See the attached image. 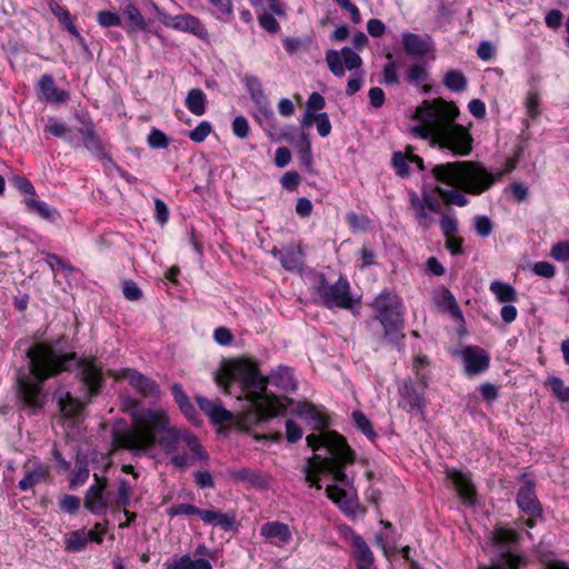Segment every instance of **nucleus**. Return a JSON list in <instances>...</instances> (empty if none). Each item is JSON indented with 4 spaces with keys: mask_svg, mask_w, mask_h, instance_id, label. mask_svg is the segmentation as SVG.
Masks as SVG:
<instances>
[{
    "mask_svg": "<svg viewBox=\"0 0 569 569\" xmlns=\"http://www.w3.org/2000/svg\"><path fill=\"white\" fill-rule=\"evenodd\" d=\"M429 78V72L426 63L416 62L409 66L406 74V81L410 84L419 86L426 82Z\"/></svg>",
    "mask_w": 569,
    "mask_h": 569,
    "instance_id": "nucleus-38",
    "label": "nucleus"
},
{
    "mask_svg": "<svg viewBox=\"0 0 569 569\" xmlns=\"http://www.w3.org/2000/svg\"><path fill=\"white\" fill-rule=\"evenodd\" d=\"M419 201L423 204L430 212L440 213L441 212V202L438 197L430 192H423L421 197H419Z\"/></svg>",
    "mask_w": 569,
    "mask_h": 569,
    "instance_id": "nucleus-54",
    "label": "nucleus"
},
{
    "mask_svg": "<svg viewBox=\"0 0 569 569\" xmlns=\"http://www.w3.org/2000/svg\"><path fill=\"white\" fill-rule=\"evenodd\" d=\"M61 412L68 418H76L83 409L84 402L71 396L69 391L59 389L56 393Z\"/></svg>",
    "mask_w": 569,
    "mask_h": 569,
    "instance_id": "nucleus-22",
    "label": "nucleus"
},
{
    "mask_svg": "<svg viewBox=\"0 0 569 569\" xmlns=\"http://www.w3.org/2000/svg\"><path fill=\"white\" fill-rule=\"evenodd\" d=\"M158 445L177 469H186L194 459L208 460L198 437L187 428L171 425L167 410L144 408L132 412V423L117 421L111 431L113 450L122 449L134 456L146 453Z\"/></svg>",
    "mask_w": 569,
    "mask_h": 569,
    "instance_id": "nucleus-1",
    "label": "nucleus"
},
{
    "mask_svg": "<svg viewBox=\"0 0 569 569\" xmlns=\"http://www.w3.org/2000/svg\"><path fill=\"white\" fill-rule=\"evenodd\" d=\"M97 18L98 22L104 28L118 27L121 24V18L116 12L100 11L98 12Z\"/></svg>",
    "mask_w": 569,
    "mask_h": 569,
    "instance_id": "nucleus-55",
    "label": "nucleus"
},
{
    "mask_svg": "<svg viewBox=\"0 0 569 569\" xmlns=\"http://www.w3.org/2000/svg\"><path fill=\"white\" fill-rule=\"evenodd\" d=\"M80 499L73 495H64L60 500V509L67 513H76L80 508Z\"/></svg>",
    "mask_w": 569,
    "mask_h": 569,
    "instance_id": "nucleus-56",
    "label": "nucleus"
},
{
    "mask_svg": "<svg viewBox=\"0 0 569 569\" xmlns=\"http://www.w3.org/2000/svg\"><path fill=\"white\" fill-rule=\"evenodd\" d=\"M388 62L383 67V83L390 84V86H397L399 84V76H398V64L393 60V57L391 53L387 54Z\"/></svg>",
    "mask_w": 569,
    "mask_h": 569,
    "instance_id": "nucleus-42",
    "label": "nucleus"
},
{
    "mask_svg": "<svg viewBox=\"0 0 569 569\" xmlns=\"http://www.w3.org/2000/svg\"><path fill=\"white\" fill-rule=\"evenodd\" d=\"M315 122L317 124L318 133L321 137H327V136L330 134V132H331V123H330L329 117H328V114L326 112H321V113L316 114Z\"/></svg>",
    "mask_w": 569,
    "mask_h": 569,
    "instance_id": "nucleus-60",
    "label": "nucleus"
},
{
    "mask_svg": "<svg viewBox=\"0 0 569 569\" xmlns=\"http://www.w3.org/2000/svg\"><path fill=\"white\" fill-rule=\"evenodd\" d=\"M517 505L528 516L522 521L527 527L533 528L538 518H542V507L535 492V483L526 480L517 493Z\"/></svg>",
    "mask_w": 569,
    "mask_h": 569,
    "instance_id": "nucleus-9",
    "label": "nucleus"
},
{
    "mask_svg": "<svg viewBox=\"0 0 569 569\" xmlns=\"http://www.w3.org/2000/svg\"><path fill=\"white\" fill-rule=\"evenodd\" d=\"M352 547L355 548V559L357 569L369 568L375 566V557L369 546L359 535H355L351 538Z\"/></svg>",
    "mask_w": 569,
    "mask_h": 569,
    "instance_id": "nucleus-21",
    "label": "nucleus"
},
{
    "mask_svg": "<svg viewBox=\"0 0 569 569\" xmlns=\"http://www.w3.org/2000/svg\"><path fill=\"white\" fill-rule=\"evenodd\" d=\"M148 143L151 148L161 149L168 147L169 140L162 131L154 128L148 136Z\"/></svg>",
    "mask_w": 569,
    "mask_h": 569,
    "instance_id": "nucleus-50",
    "label": "nucleus"
},
{
    "mask_svg": "<svg viewBox=\"0 0 569 569\" xmlns=\"http://www.w3.org/2000/svg\"><path fill=\"white\" fill-rule=\"evenodd\" d=\"M492 228V222L487 216L475 217V229L480 237L486 238L490 236Z\"/></svg>",
    "mask_w": 569,
    "mask_h": 569,
    "instance_id": "nucleus-53",
    "label": "nucleus"
},
{
    "mask_svg": "<svg viewBox=\"0 0 569 569\" xmlns=\"http://www.w3.org/2000/svg\"><path fill=\"white\" fill-rule=\"evenodd\" d=\"M431 173L437 181L452 187L451 189L437 187L436 192L439 198L446 204L465 207L469 201L463 192L481 194L489 190L503 172L495 176L479 162L456 161L436 164L432 167Z\"/></svg>",
    "mask_w": 569,
    "mask_h": 569,
    "instance_id": "nucleus-6",
    "label": "nucleus"
},
{
    "mask_svg": "<svg viewBox=\"0 0 569 569\" xmlns=\"http://www.w3.org/2000/svg\"><path fill=\"white\" fill-rule=\"evenodd\" d=\"M447 477L453 483L463 502L467 505H473L476 500V490L470 477L456 469H449L447 471Z\"/></svg>",
    "mask_w": 569,
    "mask_h": 569,
    "instance_id": "nucleus-18",
    "label": "nucleus"
},
{
    "mask_svg": "<svg viewBox=\"0 0 569 569\" xmlns=\"http://www.w3.org/2000/svg\"><path fill=\"white\" fill-rule=\"evenodd\" d=\"M410 161L408 151L405 152L398 151L392 156V166L396 169V172L400 177H407L410 172L408 162Z\"/></svg>",
    "mask_w": 569,
    "mask_h": 569,
    "instance_id": "nucleus-44",
    "label": "nucleus"
},
{
    "mask_svg": "<svg viewBox=\"0 0 569 569\" xmlns=\"http://www.w3.org/2000/svg\"><path fill=\"white\" fill-rule=\"evenodd\" d=\"M440 228L445 237L453 236L458 230V221L455 217L442 214L440 219Z\"/></svg>",
    "mask_w": 569,
    "mask_h": 569,
    "instance_id": "nucleus-59",
    "label": "nucleus"
},
{
    "mask_svg": "<svg viewBox=\"0 0 569 569\" xmlns=\"http://www.w3.org/2000/svg\"><path fill=\"white\" fill-rule=\"evenodd\" d=\"M467 83V78L458 70H449L443 77V84L453 92L465 91Z\"/></svg>",
    "mask_w": 569,
    "mask_h": 569,
    "instance_id": "nucleus-39",
    "label": "nucleus"
},
{
    "mask_svg": "<svg viewBox=\"0 0 569 569\" xmlns=\"http://www.w3.org/2000/svg\"><path fill=\"white\" fill-rule=\"evenodd\" d=\"M29 373L19 370L17 375L18 395L23 405L32 410L43 406L42 383L50 377L78 367V375L86 388L87 401L100 391L101 367L94 358L77 361L74 353L62 355L48 345H37L27 351Z\"/></svg>",
    "mask_w": 569,
    "mask_h": 569,
    "instance_id": "nucleus-2",
    "label": "nucleus"
},
{
    "mask_svg": "<svg viewBox=\"0 0 569 569\" xmlns=\"http://www.w3.org/2000/svg\"><path fill=\"white\" fill-rule=\"evenodd\" d=\"M458 116L459 109L452 101L425 100L415 111L413 119L418 123L410 128V133L430 140L440 149L467 156L472 151V137L463 126L456 123Z\"/></svg>",
    "mask_w": 569,
    "mask_h": 569,
    "instance_id": "nucleus-5",
    "label": "nucleus"
},
{
    "mask_svg": "<svg viewBox=\"0 0 569 569\" xmlns=\"http://www.w3.org/2000/svg\"><path fill=\"white\" fill-rule=\"evenodd\" d=\"M326 60L329 70L336 77H342L345 74V69L353 70L360 68L362 64L361 57L349 47L342 48L341 52L328 50L326 53Z\"/></svg>",
    "mask_w": 569,
    "mask_h": 569,
    "instance_id": "nucleus-12",
    "label": "nucleus"
},
{
    "mask_svg": "<svg viewBox=\"0 0 569 569\" xmlns=\"http://www.w3.org/2000/svg\"><path fill=\"white\" fill-rule=\"evenodd\" d=\"M311 289L320 302L329 309H351L353 306L350 286L343 278L329 284L322 274H315Z\"/></svg>",
    "mask_w": 569,
    "mask_h": 569,
    "instance_id": "nucleus-8",
    "label": "nucleus"
},
{
    "mask_svg": "<svg viewBox=\"0 0 569 569\" xmlns=\"http://www.w3.org/2000/svg\"><path fill=\"white\" fill-rule=\"evenodd\" d=\"M124 14L133 27L138 29H143L146 27L144 18L137 7L128 6Z\"/></svg>",
    "mask_w": 569,
    "mask_h": 569,
    "instance_id": "nucleus-57",
    "label": "nucleus"
},
{
    "mask_svg": "<svg viewBox=\"0 0 569 569\" xmlns=\"http://www.w3.org/2000/svg\"><path fill=\"white\" fill-rule=\"evenodd\" d=\"M295 412L303 419L313 421L317 428H325L327 426V418L325 413L311 403L299 402Z\"/></svg>",
    "mask_w": 569,
    "mask_h": 569,
    "instance_id": "nucleus-27",
    "label": "nucleus"
},
{
    "mask_svg": "<svg viewBox=\"0 0 569 569\" xmlns=\"http://www.w3.org/2000/svg\"><path fill=\"white\" fill-rule=\"evenodd\" d=\"M207 98L201 89L189 90L186 98V107L194 116H202L206 112Z\"/></svg>",
    "mask_w": 569,
    "mask_h": 569,
    "instance_id": "nucleus-31",
    "label": "nucleus"
},
{
    "mask_svg": "<svg viewBox=\"0 0 569 569\" xmlns=\"http://www.w3.org/2000/svg\"><path fill=\"white\" fill-rule=\"evenodd\" d=\"M232 131L238 138L244 139L249 133V123L247 119L242 116L236 117L232 122Z\"/></svg>",
    "mask_w": 569,
    "mask_h": 569,
    "instance_id": "nucleus-61",
    "label": "nucleus"
},
{
    "mask_svg": "<svg viewBox=\"0 0 569 569\" xmlns=\"http://www.w3.org/2000/svg\"><path fill=\"white\" fill-rule=\"evenodd\" d=\"M410 206L415 212L416 219L423 229H429L435 219L428 213V209L420 203L419 196L417 193L410 194Z\"/></svg>",
    "mask_w": 569,
    "mask_h": 569,
    "instance_id": "nucleus-34",
    "label": "nucleus"
},
{
    "mask_svg": "<svg viewBox=\"0 0 569 569\" xmlns=\"http://www.w3.org/2000/svg\"><path fill=\"white\" fill-rule=\"evenodd\" d=\"M89 538L84 530H74L66 535L64 550L68 552H80L86 549Z\"/></svg>",
    "mask_w": 569,
    "mask_h": 569,
    "instance_id": "nucleus-33",
    "label": "nucleus"
},
{
    "mask_svg": "<svg viewBox=\"0 0 569 569\" xmlns=\"http://www.w3.org/2000/svg\"><path fill=\"white\" fill-rule=\"evenodd\" d=\"M352 421L355 426L369 439H375L377 433L373 430V427L369 419L366 417V415L360 411L356 410L351 415Z\"/></svg>",
    "mask_w": 569,
    "mask_h": 569,
    "instance_id": "nucleus-40",
    "label": "nucleus"
},
{
    "mask_svg": "<svg viewBox=\"0 0 569 569\" xmlns=\"http://www.w3.org/2000/svg\"><path fill=\"white\" fill-rule=\"evenodd\" d=\"M212 127L208 121H201L193 130L189 132L190 140L194 142H202L210 134Z\"/></svg>",
    "mask_w": 569,
    "mask_h": 569,
    "instance_id": "nucleus-46",
    "label": "nucleus"
},
{
    "mask_svg": "<svg viewBox=\"0 0 569 569\" xmlns=\"http://www.w3.org/2000/svg\"><path fill=\"white\" fill-rule=\"evenodd\" d=\"M26 206L31 211H36L42 219L48 221H54L59 213L56 209H51L46 202L37 200L34 198H28L24 200Z\"/></svg>",
    "mask_w": 569,
    "mask_h": 569,
    "instance_id": "nucleus-37",
    "label": "nucleus"
},
{
    "mask_svg": "<svg viewBox=\"0 0 569 569\" xmlns=\"http://www.w3.org/2000/svg\"><path fill=\"white\" fill-rule=\"evenodd\" d=\"M49 9L51 12L58 18V20L64 24L67 30L74 37L79 38L80 33L73 23V18L69 13V11L62 8L58 2L50 1Z\"/></svg>",
    "mask_w": 569,
    "mask_h": 569,
    "instance_id": "nucleus-35",
    "label": "nucleus"
},
{
    "mask_svg": "<svg viewBox=\"0 0 569 569\" xmlns=\"http://www.w3.org/2000/svg\"><path fill=\"white\" fill-rule=\"evenodd\" d=\"M197 512H198V507H196L193 505H189V503L174 505V506H171L167 510V513L171 517L179 516V515H184V516L196 515L197 516Z\"/></svg>",
    "mask_w": 569,
    "mask_h": 569,
    "instance_id": "nucleus-58",
    "label": "nucleus"
},
{
    "mask_svg": "<svg viewBox=\"0 0 569 569\" xmlns=\"http://www.w3.org/2000/svg\"><path fill=\"white\" fill-rule=\"evenodd\" d=\"M437 303L443 311L449 312L455 319L462 320V311L453 295L446 287L440 288Z\"/></svg>",
    "mask_w": 569,
    "mask_h": 569,
    "instance_id": "nucleus-28",
    "label": "nucleus"
},
{
    "mask_svg": "<svg viewBox=\"0 0 569 569\" xmlns=\"http://www.w3.org/2000/svg\"><path fill=\"white\" fill-rule=\"evenodd\" d=\"M465 366V371L469 376H475L486 371L489 367L490 358L488 353L475 346H468L460 351Z\"/></svg>",
    "mask_w": 569,
    "mask_h": 569,
    "instance_id": "nucleus-16",
    "label": "nucleus"
},
{
    "mask_svg": "<svg viewBox=\"0 0 569 569\" xmlns=\"http://www.w3.org/2000/svg\"><path fill=\"white\" fill-rule=\"evenodd\" d=\"M116 377L128 380L129 385L144 398L159 399L160 397L159 385L136 369L124 368Z\"/></svg>",
    "mask_w": 569,
    "mask_h": 569,
    "instance_id": "nucleus-15",
    "label": "nucleus"
},
{
    "mask_svg": "<svg viewBox=\"0 0 569 569\" xmlns=\"http://www.w3.org/2000/svg\"><path fill=\"white\" fill-rule=\"evenodd\" d=\"M280 182L283 189L293 191L299 186L300 176L296 171H288L282 176Z\"/></svg>",
    "mask_w": 569,
    "mask_h": 569,
    "instance_id": "nucleus-62",
    "label": "nucleus"
},
{
    "mask_svg": "<svg viewBox=\"0 0 569 569\" xmlns=\"http://www.w3.org/2000/svg\"><path fill=\"white\" fill-rule=\"evenodd\" d=\"M497 543H512L518 540V533L513 529L497 528L493 533Z\"/></svg>",
    "mask_w": 569,
    "mask_h": 569,
    "instance_id": "nucleus-49",
    "label": "nucleus"
},
{
    "mask_svg": "<svg viewBox=\"0 0 569 569\" xmlns=\"http://www.w3.org/2000/svg\"><path fill=\"white\" fill-rule=\"evenodd\" d=\"M553 395L562 402H569V387H566L559 377H551L546 382Z\"/></svg>",
    "mask_w": 569,
    "mask_h": 569,
    "instance_id": "nucleus-43",
    "label": "nucleus"
},
{
    "mask_svg": "<svg viewBox=\"0 0 569 569\" xmlns=\"http://www.w3.org/2000/svg\"><path fill=\"white\" fill-rule=\"evenodd\" d=\"M131 493L132 490L128 480L121 479L118 487L116 505L123 508L128 507L130 505Z\"/></svg>",
    "mask_w": 569,
    "mask_h": 569,
    "instance_id": "nucleus-45",
    "label": "nucleus"
},
{
    "mask_svg": "<svg viewBox=\"0 0 569 569\" xmlns=\"http://www.w3.org/2000/svg\"><path fill=\"white\" fill-rule=\"evenodd\" d=\"M93 478L94 483L88 488L84 496V508L93 515H103L110 506L107 492L108 480L97 473L93 475Z\"/></svg>",
    "mask_w": 569,
    "mask_h": 569,
    "instance_id": "nucleus-10",
    "label": "nucleus"
},
{
    "mask_svg": "<svg viewBox=\"0 0 569 569\" xmlns=\"http://www.w3.org/2000/svg\"><path fill=\"white\" fill-rule=\"evenodd\" d=\"M272 252L278 257L286 270H297L302 266L303 253L300 248L288 247L280 250H273Z\"/></svg>",
    "mask_w": 569,
    "mask_h": 569,
    "instance_id": "nucleus-23",
    "label": "nucleus"
},
{
    "mask_svg": "<svg viewBox=\"0 0 569 569\" xmlns=\"http://www.w3.org/2000/svg\"><path fill=\"white\" fill-rule=\"evenodd\" d=\"M160 21L167 28L183 32H190L200 39H204L208 36L206 27L197 17L190 13H183L178 16L161 13Z\"/></svg>",
    "mask_w": 569,
    "mask_h": 569,
    "instance_id": "nucleus-13",
    "label": "nucleus"
},
{
    "mask_svg": "<svg viewBox=\"0 0 569 569\" xmlns=\"http://www.w3.org/2000/svg\"><path fill=\"white\" fill-rule=\"evenodd\" d=\"M550 256L561 262L569 261V242L560 241L552 246Z\"/></svg>",
    "mask_w": 569,
    "mask_h": 569,
    "instance_id": "nucleus-52",
    "label": "nucleus"
},
{
    "mask_svg": "<svg viewBox=\"0 0 569 569\" xmlns=\"http://www.w3.org/2000/svg\"><path fill=\"white\" fill-rule=\"evenodd\" d=\"M489 289L501 303H512L518 300L516 289L509 283L496 280L490 283Z\"/></svg>",
    "mask_w": 569,
    "mask_h": 569,
    "instance_id": "nucleus-30",
    "label": "nucleus"
},
{
    "mask_svg": "<svg viewBox=\"0 0 569 569\" xmlns=\"http://www.w3.org/2000/svg\"><path fill=\"white\" fill-rule=\"evenodd\" d=\"M79 133L81 134L83 146L88 151L97 158H104L106 151L102 141L91 120L82 121V126L79 128Z\"/></svg>",
    "mask_w": 569,
    "mask_h": 569,
    "instance_id": "nucleus-19",
    "label": "nucleus"
},
{
    "mask_svg": "<svg viewBox=\"0 0 569 569\" xmlns=\"http://www.w3.org/2000/svg\"><path fill=\"white\" fill-rule=\"evenodd\" d=\"M522 563L523 558L521 556L506 551L489 566L480 565L478 569H519Z\"/></svg>",
    "mask_w": 569,
    "mask_h": 569,
    "instance_id": "nucleus-29",
    "label": "nucleus"
},
{
    "mask_svg": "<svg viewBox=\"0 0 569 569\" xmlns=\"http://www.w3.org/2000/svg\"><path fill=\"white\" fill-rule=\"evenodd\" d=\"M164 569H213L210 561L199 558L192 559L189 555L172 558L164 562Z\"/></svg>",
    "mask_w": 569,
    "mask_h": 569,
    "instance_id": "nucleus-25",
    "label": "nucleus"
},
{
    "mask_svg": "<svg viewBox=\"0 0 569 569\" xmlns=\"http://www.w3.org/2000/svg\"><path fill=\"white\" fill-rule=\"evenodd\" d=\"M38 87L43 98L48 101L63 102L68 99L67 92L59 90L54 84L53 78L49 74H43L40 78Z\"/></svg>",
    "mask_w": 569,
    "mask_h": 569,
    "instance_id": "nucleus-26",
    "label": "nucleus"
},
{
    "mask_svg": "<svg viewBox=\"0 0 569 569\" xmlns=\"http://www.w3.org/2000/svg\"><path fill=\"white\" fill-rule=\"evenodd\" d=\"M302 437V429L293 421H286V438L289 442H297Z\"/></svg>",
    "mask_w": 569,
    "mask_h": 569,
    "instance_id": "nucleus-63",
    "label": "nucleus"
},
{
    "mask_svg": "<svg viewBox=\"0 0 569 569\" xmlns=\"http://www.w3.org/2000/svg\"><path fill=\"white\" fill-rule=\"evenodd\" d=\"M445 238H446L445 247L451 254L456 256V254H461L463 252V250H462L463 239L462 238L457 237L455 234L448 236Z\"/></svg>",
    "mask_w": 569,
    "mask_h": 569,
    "instance_id": "nucleus-64",
    "label": "nucleus"
},
{
    "mask_svg": "<svg viewBox=\"0 0 569 569\" xmlns=\"http://www.w3.org/2000/svg\"><path fill=\"white\" fill-rule=\"evenodd\" d=\"M402 44L405 51L412 57H425L431 49L430 38L421 34L405 32L402 34Z\"/></svg>",
    "mask_w": 569,
    "mask_h": 569,
    "instance_id": "nucleus-20",
    "label": "nucleus"
},
{
    "mask_svg": "<svg viewBox=\"0 0 569 569\" xmlns=\"http://www.w3.org/2000/svg\"><path fill=\"white\" fill-rule=\"evenodd\" d=\"M122 293L130 301H138L142 298V291L133 280L123 281Z\"/></svg>",
    "mask_w": 569,
    "mask_h": 569,
    "instance_id": "nucleus-48",
    "label": "nucleus"
},
{
    "mask_svg": "<svg viewBox=\"0 0 569 569\" xmlns=\"http://www.w3.org/2000/svg\"><path fill=\"white\" fill-rule=\"evenodd\" d=\"M232 476L234 479L247 481L254 487H263L266 483L260 473L247 468L234 470Z\"/></svg>",
    "mask_w": 569,
    "mask_h": 569,
    "instance_id": "nucleus-41",
    "label": "nucleus"
},
{
    "mask_svg": "<svg viewBox=\"0 0 569 569\" xmlns=\"http://www.w3.org/2000/svg\"><path fill=\"white\" fill-rule=\"evenodd\" d=\"M44 131L51 133L57 138L66 139L69 143L76 141V137L71 133V129L54 118H50L44 127Z\"/></svg>",
    "mask_w": 569,
    "mask_h": 569,
    "instance_id": "nucleus-36",
    "label": "nucleus"
},
{
    "mask_svg": "<svg viewBox=\"0 0 569 569\" xmlns=\"http://www.w3.org/2000/svg\"><path fill=\"white\" fill-rule=\"evenodd\" d=\"M399 408L425 417L426 399L423 390L419 391L410 379L402 380L398 386Z\"/></svg>",
    "mask_w": 569,
    "mask_h": 569,
    "instance_id": "nucleus-11",
    "label": "nucleus"
},
{
    "mask_svg": "<svg viewBox=\"0 0 569 569\" xmlns=\"http://www.w3.org/2000/svg\"><path fill=\"white\" fill-rule=\"evenodd\" d=\"M171 392L183 416L187 419L192 420L196 416V409L183 391L181 385L174 383L171 387Z\"/></svg>",
    "mask_w": 569,
    "mask_h": 569,
    "instance_id": "nucleus-32",
    "label": "nucleus"
},
{
    "mask_svg": "<svg viewBox=\"0 0 569 569\" xmlns=\"http://www.w3.org/2000/svg\"><path fill=\"white\" fill-rule=\"evenodd\" d=\"M308 447L313 451L326 448L331 457H321L313 453L306 460L302 468L303 479L309 487L320 490V475L330 473L335 481L326 488L327 497L345 513H353L358 508L357 493L352 480L346 475L345 468L353 463L355 452L346 439L336 431H322L319 435L310 433L306 438Z\"/></svg>",
    "mask_w": 569,
    "mask_h": 569,
    "instance_id": "nucleus-4",
    "label": "nucleus"
},
{
    "mask_svg": "<svg viewBox=\"0 0 569 569\" xmlns=\"http://www.w3.org/2000/svg\"><path fill=\"white\" fill-rule=\"evenodd\" d=\"M539 103H540V97L538 91L530 90L528 92L527 99H526V109L529 117L532 119L537 118L539 116Z\"/></svg>",
    "mask_w": 569,
    "mask_h": 569,
    "instance_id": "nucleus-47",
    "label": "nucleus"
},
{
    "mask_svg": "<svg viewBox=\"0 0 569 569\" xmlns=\"http://www.w3.org/2000/svg\"><path fill=\"white\" fill-rule=\"evenodd\" d=\"M197 516H199L203 522L218 526L224 530L231 529L234 525V516L220 511L198 508Z\"/></svg>",
    "mask_w": 569,
    "mask_h": 569,
    "instance_id": "nucleus-24",
    "label": "nucleus"
},
{
    "mask_svg": "<svg viewBox=\"0 0 569 569\" xmlns=\"http://www.w3.org/2000/svg\"><path fill=\"white\" fill-rule=\"evenodd\" d=\"M23 478L19 481V489L27 491L37 485L46 482L50 476L49 466L42 463L39 458L31 457L22 465Z\"/></svg>",
    "mask_w": 569,
    "mask_h": 569,
    "instance_id": "nucleus-14",
    "label": "nucleus"
},
{
    "mask_svg": "<svg viewBox=\"0 0 569 569\" xmlns=\"http://www.w3.org/2000/svg\"><path fill=\"white\" fill-rule=\"evenodd\" d=\"M371 307L377 311L376 320H378L383 332L379 336L381 341H389L403 327V317L401 312V299L398 295L383 291L381 292Z\"/></svg>",
    "mask_w": 569,
    "mask_h": 569,
    "instance_id": "nucleus-7",
    "label": "nucleus"
},
{
    "mask_svg": "<svg viewBox=\"0 0 569 569\" xmlns=\"http://www.w3.org/2000/svg\"><path fill=\"white\" fill-rule=\"evenodd\" d=\"M216 382L229 395L237 386V397L244 398L251 403L259 421L276 417L286 410V405L278 397L267 393L269 382L286 391H293L297 388V380L289 367L279 366L268 377H263L256 362L243 358L226 362L217 375Z\"/></svg>",
    "mask_w": 569,
    "mask_h": 569,
    "instance_id": "nucleus-3",
    "label": "nucleus"
},
{
    "mask_svg": "<svg viewBox=\"0 0 569 569\" xmlns=\"http://www.w3.org/2000/svg\"><path fill=\"white\" fill-rule=\"evenodd\" d=\"M260 535L278 546L287 545L292 539L290 527L278 520L263 523L260 528Z\"/></svg>",
    "mask_w": 569,
    "mask_h": 569,
    "instance_id": "nucleus-17",
    "label": "nucleus"
},
{
    "mask_svg": "<svg viewBox=\"0 0 569 569\" xmlns=\"http://www.w3.org/2000/svg\"><path fill=\"white\" fill-rule=\"evenodd\" d=\"M209 418L214 423L229 422L232 419V413L224 409L222 407V403L219 400H217V405L214 406Z\"/></svg>",
    "mask_w": 569,
    "mask_h": 569,
    "instance_id": "nucleus-51",
    "label": "nucleus"
}]
</instances>
